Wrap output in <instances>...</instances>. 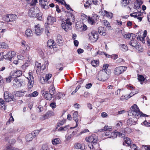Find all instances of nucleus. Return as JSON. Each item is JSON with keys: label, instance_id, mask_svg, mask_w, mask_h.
<instances>
[{"label": "nucleus", "instance_id": "nucleus-5", "mask_svg": "<svg viewBox=\"0 0 150 150\" xmlns=\"http://www.w3.org/2000/svg\"><path fill=\"white\" fill-rule=\"evenodd\" d=\"M28 80V88L31 89L33 87L34 83V79L33 76V74L32 72L28 73V77H27Z\"/></svg>", "mask_w": 150, "mask_h": 150}, {"label": "nucleus", "instance_id": "nucleus-11", "mask_svg": "<svg viewBox=\"0 0 150 150\" xmlns=\"http://www.w3.org/2000/svg\"><path fill=\"white\" fill-rule=\"evenodd\" d=\"M16 55V53L14 51H10L6 54L3 56V58L5 59L11 61L12 59Z\"/></svg>", "mask_w": 150, "mask_h": 150}, {"label": "nucleus", "instance_id": "nucleus-59", "mask_svg": "<svg viewBox=\"0 0 150 150\" xmlns=\"http://www.w3.org/2000/svg\"><path fill=\"white\" fill-rule=\"evenodd\" d=\"M98 0H92V1H91V5L93 4L95 5H98Z\"/></svg>", "mask_w": 150, "mask_h": 150}, {"label": "nucleus", "instance_id": "nucleus-17", "mask_svg": "<svg viewBox=\"0 0 150 150\" xmlns=\"http://www.w3.org/2000/svg\"><path fill=\"white\" fill-rule=\"evenodd\" d=\"M73 118L74 120L76 122V126L73 127H71L70 129H74L76 127H77L79 124L78 122V114L77 112H74L73 115Z\"/></svg>", "mask_w": 150, "mask_h": 150}, {"label": "nucleus", "instance_id": "nucleus-51", "mask_svg": "<svg viewBox=\"0 0 150 150\" xmlns=\"http://www.w3.org/2000/svg\"><path fill=\"white\" fill-rule=\"evenodd\" d=\"M130 146L132 150H140L139 148H137V146L134 144H132Z\"/></svg>", "mask_w": 150, "mask_h": 150}, {"label": "nucleus", "instance_id": "nucleus-16", "mask_svg": "<svg viewBox=\"0 0 150 150\" xmlns=\"http://www.w3.org/2000/svg\"><path fill=\"white\" fill-rule=\"evenodd\" d=\"M22 74V72L20 70H17L16 71H13L10 74V75H12V76L14 79L18 78Z\"/></svg>", "mask_w": 150, "mask_h": 150}, {"label": "nucleus", "instance_id": "nucleus-64", "mask_svg": "<svg viewBox=\"0 0 150 150\" xmlns=\"http://www.w3.org/2000/svg\"><path fill=\"white\" fill-rule=\"evenodd\" d=\"M16 142V140L15 139H11L9 142V143L12 145H13Z\"/></svg>", "mask_w": 150, "mask_h": 150}, {"label": "nucleus", "instance_id": "nucleus-57", "mask_svg": "<svg viewBox=\"0 0 150 150\" xmlns=\"http://www.w3.org/2000/svg\"><path fill=\"white\" fill-rule=\"evenodd\" d=\"M80 28L82 31H85L87 29V27L86 25L83 24L81 26Z\"/></svg>", "mask_w": 150, "mask_h": 150}, {"label": "nucleus", "instance_id": "nucleus-1", "mask_svg": "<svg viewBox=\"0 0 150 150\" xmlns=\"http://www.w3.org/2000/svg\"><path fill=\"white\" fill-rule=\"evenodd\" d=\"M86 140L89 142L88 145L89 148L93 149L94 148L93 144H96L97 143L98 138L95 134H93L88 138H86Z\"/></svg>", "mask_w": 150, "mask_h": 150}, {"label": "nucleus", "instance_id": "nucleus-10", "mask_svg": "<svg viewBox=\"0 0 150 150\" xmlns=\"http://www.w3.org/2000/svg\"><path fill=\"white\" fill-rule=\"evenodd\" d=\"M34 28V33L36 35L39 36L42 34L43 31V29L41 27L40 25L38 24L35 25Z\"/></svg>", "mask_w": 150, "mask_h": 150}, {"label": "nucleus", "instance_id": "nucleus-48", "mask_svg": "<svg viewBox=\"0 0 150 150\" xmlns=\"http://www.w3.org/2000/svg\"><path fill=\"white\" fill-rule=\"evenodd\" d=\"M130 98L129 96L126 95L125 96H121L120 99L122 100H127Z\"/></svg>", "mask_w": 150, "mask_h": 150}, {"label": "nucleus", "instance_id": "nucleus-8", "mask_svg": "<svg viewBox=\"0 0 150 150\" xmlns=\"http://www.w3.org/2000/svg\"><path fill=\"white\" fill-rule=\"evenodd\" d=\"M88 35L89 39L93 41H96L98 38V34L95 31H92L88 34Z\"/></svg>", "mask_w": 150, "mask_h": 150}, {"label": "nucleus", "instance_id": "nucleus-25", "mask_svg": "<svg viewBox=\"0 0 150 150\" xmlns=\"http://www.w3.org/2000/svg\"><path fill=\"white\" fill-rule=\"evenodd\" d=\"M74 148L76 149H80L81 150H84L85 149V145L84 144H81L79 143L75 144L74 145Z\"/></svg>", "mask_w": 150, "mask_h": 150}, {"label": "nucleus", "instance_id": "nucleus-4", "mask_svg": "<svg viewBox=\"0 0 150 150\" xmlns=\"http://www.w3.org/2000/svg\"><path fill=\"white\" fill-rule=\"evenodd\" d=\"M141 112L140 111L139 108L134 109V110H131L128 111V115L130 116H134V118L137 119L139 116H141Z\"/></svg>", "mask_w": 150, "mask_h": 150}, {"label": "nucleus", "instance_id": "nucleus-12", "mask_svg": "<svg viewBox=\"0 0 150 150\" xmlns=\"http://www.w3.org/2000/svg\"><path fill=\"white\" fill-rule=\"evenodd\" d=\"M143 13L140 12L138 11L137 12H135L130 14L132 17H134V18H137L140 21L143 18Z\"/></svg>", "mask_w": 150, "mask_h": 150}, {"label": "nucleus", "instance_id": "nucleus-31", "mask_svg": "<svg viewBox=\"0 0 150 150\" xmlns=\"http://www.w3.org/2000/svg\"><path fill=\"white\" fill-rule=\"evenodd\" d=\"M98 30L99 33L103 36L106 35V33L104 30V28L102 27H100L98 28Z\"/></svg>", "mask_w": 150, "mask_h": 150}, {"label": "nucleus", "instance_id": "nucleus-60", "mask_svg": "<svg viewBox=\"0 0 150 150\" xmlns=\"http://www.w3.org/2000/svg\"><path fill=\"white\" fill-rule=\"evenodd\" d=\"M39 131L38 130H35L32 133L33 136H34V137L37 135L39 133Z\"/></svg>", "mask_w": 150, "mask_h": 150}, {"label": "nucleus", "instance_id": "nucleus-54", "mask_svg": "<svg viewBox=\"0 0 150 150\" xmlns=\"http://www.w3.org/2000/svg\"><path fill=\"white\" fill-rule=\"evenodd\" d=\"M139 4L137 2V1H135L134 3V9H138L140 7V6H138V4Z\"/></svg>", "mask_w": 150, "mask_h": 150}, {"label": "nucleus", "instance_id": "nucleus-28", "mask_svg": "<svg viewBox=\"0 0 150 150\" xmlns=\"http://www.w3.org/2000/svg\"><path fill=\"white\" fill-rule=\"evenodd\" d=\"M25 34L27 37H30L33 35V31L30 29H28L25 30Z\"/></svg>", "mask_w": 150, "mask_h": 150}, {"label": "nucleus", "instance_id": "nucleus-38", "mask_svg": "<svg viewBox=\"0 0 150 150\" xmlns=\"http://www.w3.org/2000/svg\"><path fill=\"white\" fill-rule=\"evenodd\" d=\"M61 141L59 138H55L52 141V143L53 145H56L60 143Z\"/></svg>", "mask_w": 150, "mask_h": 150}, {"label": "nucleus", "instance_id": "nucleus-36", "mask_svg": "<svg viewBox=\"0 0 150 150\" xmlns=\"http://www.w3.org/2000/svg\"><path fill=\"white\" fill-rule=\"evenodd\" d=\"M96 21L93 17H89L88 19V23L91 25H93L95 23Z\"/></svg>", "mask_w": 150, "mask_h": 150}, {"label": "nucleus", "instance_id": "nucleus-13", "mask_svg": "<svg viewBox=\"0 0 150 150\" xmlns=\"http://www.w3.org/2000/svg\"><path fill=\"white\" fill-rule=\"evenodd\" d=\"M134 38L132 40L130 41L129 42V44L132 46L133 48H136L140 51V47L137 42V41L136 40H134Z\"/></svg>", "mask_w": 150, "mask_h": 150}, {"label": "nucleus", "instance_id": "nucleus-47", "mask_svg": "<svg viewBox=\"0 0 150 150\" xmlns=\"http://www.w3.org/2000/svg\"><path fill=\"white\" fill-rule=\"evenodd\" d=\"M54 115V112L51 111H49L45 114V116L48 117V118L51 117V116Z\"/></svg>", "mask_w": 150, "mask_h": 150}, {"label": "nucleus", "instance_id": "nucleus-52", "mask_svg": "<svg viewBox=\"0 0 150 150\" xmlns=\"http://www.w3.org/2000/svg\"><path fill=\"white\" fill-rule=\"evenodd\" d=\"M138 80L140 81H143L144 80V77L142 75H139L138 76Z\"/></svg>", "mask_w": 150, "mask_h": 150}, {"label": "nucleus", "instance_id": "nucleus-39", "mask_svg": "<svg viewBox=\"0 0 150 150\" xmlns=\"http://www.w3.org/2000/svg\"><path fill=\"white\" fill-rule=\"evenodd\" d=\"M120 47L121 48V50L123 51H126L128 49V48L127 45H125L122 44L120 45Z\"/></svg>", "mask_w": 150, "mask_h": 150}, {"label": "nucleus", "instance_id": "nucleus-44", "mask_svg": "<svg viewBox=\"0 0 150 150\" xmlns=\"http://www.w3.org/2000/svg\"><path fill=\"white\" fill-rule=\"evenodd\" d=\"M38 93L36 91H35L33 93L30 94L28 95V96L29 97H34L37 96L38 95Z\"/></svg>", "mask_w": 150, "mask_h": 150}, {"label": "nucleus", "instance_id": "nucleus-26", "mask_svg": "<svg viewBox=\"0 0 150 150\" xmlns=\"http://www.w3.org/2000/svg\"><path fill=\"white\" fill-rule=\"evenodd\" d=\"M124 142L123 143V145L130 146L132 144L131 141L129 138L126 137L124 138Z\"/></svg>", "mask_w": 150, "mask_h": 150}, {"label": "nucleus", "instance_id": "nucleus-20", "mask_svg": "<svg viewBox=\"0 0 150 150\" xmlns=\"http://www.w3.org/2000/svg\"><path fill=\"white\" fill-rule=\"evenodd\" d=\"M137 118L133 117L132 118H129L127 121V123L128 125H135L136 123Z\"/></svg>", "mask_w": 150, "mask_h": 150}, {"label": "nucleus", "instance_id": "nucleus-24", "mask_svg": "<svg viewBox=\"0 0 150 150\" xmlns=\"http://www.w3.org/2000/svg\"><path fill=\"white\" fill-rule=\"evenodd\" d=\"M47 46L50 48L56 47L54 41L52 40H48Z\"/></svg>", "mask_w": 150, "mask_h": 150}, {"label": "nucleus", "instance_id": "nucleus-22", "mask_svg": "<svg viewBox=\"0 0 150 150\" xmlns=\"http://www.w3.org/2000/svg\"><path fill=\"white\" fill-rule=\"evenodd\" d=\"M21 43L22 47L24 48H25L26 50L29 51L30 50V47L25 41L22 40L21 41Z\"/></svg>", "mask_w": 150, "mask_h": 150}, {"label": "nucleus", "instance_id": "nucleus-7", "mask_svg": "<svg viewBox=\"0 0 150 150\" xmlns=\"http://www.w3.org/2000/svg\"><path fill=\"white\" fill-rule=\"evenodd\" d=\"M13 85L15 87H20L25 85L24 81L22 79H18V78L14 79Z\"/></svg>", "mask_w": 150, "mask_h": 150}, {"label": "nucleus", "instance_id": "nucleus-3", "mask_svg": "<svg viewBox=\"0 0 150 150\" xmlns=\"http://www.w3.org/2000/svg\"><path fill=\"white\" fill-rule=\"evenodd\" d=\"M62 27L66 31H67L68 29H71V25L72 23L70 21V19L68 18L62 21Z\"/></svg>", "mask_w": 150, "mask_h": 150}, {"label": "nucleus", "instance_id": "nucleus-40", "mask_svg": "<svg viewBox=\"0 0 150 150\" xmlns=\"http://www.w3.org/2000/svg\"><path fill=\"white\" fill-rule=\"evenodd\" d=\"M103 24L105 26L108 28V29L110 30L111 29V27L110 26V24L107 21L104 20Z\"/></svg>", "mask_w": 150, "mask_h": 150}, {"label": "nucleus", "instance_id": "nucleus-14", "mask_svg": "<svg viewBox=\"0 0 150 150\" xmlns=\"http://www.w3.org/2000/svg\"><path fill=\"white\" fill-rule=\"evenodd\" d=\"M28 16L31 17H37L38 13L36 12V10L34 8L30 9L28 13Z\"/></svg>", "mask_w": 150, "mask_h": 150}, {"label": "nucleus", "instance_id": "nucleus-33", "mask_svg": "<svg viewBox=\"0 0 150 150\" xmlns=\"http://www.w3.org/2000/svg\"><path fill=\"white\" fill-rule=\"evenodd\" d=\"M52 76V74H47L45 77H42L41 79H43L44 82H47L48 80Z\"/></svg>", "mask_w": 150, "mask_h": 150}, {"label": "nucleus", "instance_id": "nucleus-18", "mask_svg": "<svg viewBox=\"0 0 150 150\" xmlns=\"http://www.w3.org/2000/svg\"><path fill=\"white\" fill-rule=\"evenodd\" d=\"M117 136L121 137H124L125 134L120 132L115 131L114 132H112L111 137L112 138H116Z\"/></svg>", "mask_w": 150, "mask_h": 150}, {"label": "nucleus", "instance_id": "nucleus-42", "mask_svg": "<svg viewBox=\"0 0 150 150\" xmlns=\"http://www.w3.org/2000/svg\"><path fill=\"white\" fill-rule=\"evenodd\" d=\"M8 47V45L5 42L0 43V48L6 49Z\"/></svg>", "mask_w": 150, "mask_h": 150}, {"label": "nucleus", "instance_id": "nucleus-19", "mask_svg": "<svg viewBox=\"0 0 150 150\" xmlns=\"http://www.w3.org/2000/svg\"><path fill=\"white\" fill-rule=\"evenodd\" d=\"M56 21V19L54 17L51 16H48L47 19V23L48 24L52 25Z\"/></svg>", "mask_w": 150, "mask_h": 150}, {"label": "nucleus", "instance_id": "nucleus-45", "mask_svg": "<svg viewBox=\"0 0 150 150\" xmlns=\"http://www.w3.org/2000/svg\"><path fill=\"white\" fill-rule=\"evenodd\" d=\"M11 76L7 78H6V81L7 83H9L12 80H13L14 78L11 75H10Z\"/></svg>", "mask_w": 150, "mask_h": 150}, {"label": "nucleus", "instance_id": "nucleus-49", "mask_svg": "<svg viewBox=\"0 0 150 150\" xmlns=\"http://www.w3.org/2000/svg\"><path fill=\"white\" fill-rule=\"evenodd\" d=\"M48 65V62L47 61L45 62L44 64L42 66V70H44L45 69L46 67Z\"/></svg>", "mask_w": 150, "mask_h": 150}, {"label": "nucleus", "instance_id": "nucleus-41", "mask_svg": "<svg viewBox=\"0 0 150 150\" xmlns=\"http://www.w3.org/2000/svg\"><path fill=\"white\" fill-rule=\"evenodd\" d=\"M41 150H51L50 146L47 144H43Z\"/></svg>", "mask_w": 150, "mask_h": 150}, {"label": "nucleus", "instance_id": "nucleus-27", "mask_svg": "<svg viewBox=\"0 0 150 150\" xmlns=\"http://www.w3.org/2000/svg\"><path fill=\"white\" fill-rule=\"evenodd\" d=\"M35 69L36 70L37 72L39 71L41 69H42V66L41 63L36 62H35Z\"/></svg>", "mask_w": 150, "mask_h": 150}, {"label": "nucleus", "instance_id": "nucleus-35", "mask_svg": "<svg viewBox=\"0 0 150 150\" xmlns=\"http://www.w3.org/2000/svg\"><path fill=\"white\" fill-rule=\"evenodd\" d=\"M49 93H50L52 96L54 94L55 92V89L53 86H50L49 88Z\"/></svg>", "mask_w": 150, "mask_h": 150}, {"label": "nucleus", "instance_id": "nucleus-56", "mask_svg": "<svg viewBox=\"0 0 150 150\" xmlns=\"http://www.w3.org/2000/svg\"><path fill=\"white\" fill-rule=\"evenodd\" d=\"M129 3V1L128 0H123L122 4L123 6H126Z\"/></svg>", "mask_w": 150, "mask_h": 150}, {"label": "nucleus", "instance_id": "nucleus-6", "mask_svg": "<svg viewBox=\"0 0 150 150\" xmlns=\"http://www.w3.org/2000/svg\"><path fill=\"white\" fill-rule=\"evenodd\" d=\"M127 67L125 66H120L116 67L114 69V73L116 75H119L125 71Z\"/></svg>", "mask_w": 150, "mask_h": 150}, {"label": "nucleus", "instance_id": "nucleus-50", "mask_svg": "<svg viewBox=\"0 0 150 150\" xmlns=\"http://www.w3.org/2000/svg\"><path fill=\"white\" fill-rule=\"evenodd\" d=\"M69 127V125H67L65 126V127H60L59 129H58V130L59 131H65L67 130V128Z\"/></svg>", "mask_w": 150, "mask_h": 150}, {"label": "nucleus", "instance_id": "nucleus-61", "mask_svg": "<svg viewBox=\"0 0 150 150\" xmlns=\"http://www.w3.org/2000/svg\"><path fill=\"white\" fill-rule=\"evenodd\" d=\"M38 0H32L30 2L31 6L35 5L36 3H37Z\"/></svg>", "mask_w": 150, "mask_h": 150}, {"label": "nucleus", "instance_id": "nucleus-46", "mask_svg": "<svg viewBox=\"0 0 150 150\" xmlns=\"http://www.w3.org/2000/svg\"><path fill=\"white\" fill-rule=\"evenodd\" d=\"M91 64L93 67H96L98 65V62L97 60H93L91 62Z\"/></svg>", "mask_w": 150, "mask_h": 150}, {"label": "nucleus", "instance_id": "nucleus-58", "mask_svg": "<svg viewBox=\"0 0 150 150\" xmlns=\"http://www.w3.org/2000/svg\"><path fill=\"white\" fill-rule=\"evenodd\" d=\"M112 132H107L105 134V136H108V138H111Z\"/></svg>", "mask_w": 150, "mask_h": 150}, {"label": "nucleus", "instance_id": "nucleus-53", "mask_svg": "<svg viewBox=\"0 0 150 150\" xmlns=\"http://www.w3.org/2000/svg\"><path fill=\"white\" fill-rule=\"evenodd\" d=\"M105 13L106 14V16L108 17L111 18L112 17L113 14L112 13L108 12L106 11H105Z\"/></svg>", "mask_w": 150, "mask_h": 150}, {"label": "nucleus", "instance_id": "nucleus-63", "mask_svg": "<svg viewBox=\"0 0 150 150\" xmlns=\"http://www.w3.org/2000/svg\"><path fill=\"white\" fill-rule=\"evenodd\" d=\"M16 95L17 96L21 97L23 95V94L22 92L17 91L16 93Z\"/></svg>", "mask_w": 150, "mask_h": 150}, {"label": "nucleus", "instance_id": "nucleus-62", "mask_svg": "<svg viewBox=\"0 0 150 150\" xmlns=\"http://www.w3.org/2000/svg\"><path fill=\"white\" fill-rule=\"evenodd\" d=\"M37 110L40 112L43 110V108L41 105H39L37 108Z\"/></svg>", "mask_w": 150, "mask_h": 150}, {"label": "nucleus", "instance_id": "nucleus-34", "mask_svg": "<svg viewBox=\"0 0 150 150\" xmlns=\"http://www.w3.org/2000/svg\"><path fill=\"white\" fill-rule=\"evenodd\" d=\"M65 95L63 93L59 92L57 93V96L55 97V98L56 100H59L61 98L64 97Z\"/></svg>", "mask_w": 150, "mask_h": 150}, {"label": "nucleus", "instance_id": "nucleus-55", "mask_svg": "<svg viewBox=\"0 0 150 150\" xmlns=\"http://www.w3.org/2000/svg\"><path fill=\"white\" fill-rule=\"evenodd\" d=\"M104 130L105 131H111L112 130V127L110 126H108L107 125H105L104 127Z\"/></svg>", "mask_w": 150, "mask_h": 150}, {"label": "nucleus", "instance_id": "nucleus-30", "mask_svg": "<svg viewBox=\"0 0 150 150\" xmlns=\"http://www.w3.org/2000/svg\"><path fill=\"white\" fill-rule=\"evenodd\" d=\"M34 137V136H33L32 134L31 133L26 135L25 139L26 141L29 142L32 140Z\"/></svg>", "mask_w": 150, "mask_h": 150}, {"label": "nucleus", "instance_id": "nucleus-32", "mask_svg": "<svg viewBox=\"0 0 150 150\" xmlns=\"http://www.w3.org/2000/svg\"><path fill=\"white\" fill-rule=\"evenodd\" d=\"M124 37L125 38L129 39L131 37H132V39L134 38H135L136 37V35L135 34L131 33V34H126L124 35Z\"/></svg>", "mask_w": 150, "mask_h": 150}, {"label": "nucleus", "instance_id": "nucleus-21", "mask_svg": "<svg viewBox=\"0 0 150 150\" xmlns=\"http://www.w3.org/2000/svg\"><path fill=\"white\" fill-rule=\"evenodd\" d=\"M4 98L5 101L9 102L11 101L12 96L9 95V93L8 91H5L4 94Z\"/></svg>", "mask_w": 150, "mask_h": 150}, {"label": "nucleus", "instance_id": "nucleus-9", "mask_svg": "<svg viewBox=\"0 0 150 150\" xmlns=\"http://www.w3.org/2000/svg\"><path fill=\"white\" fill-rule=\"evenodd\" d=\"M17 18L16 15L11 14L7 15L5 17V21L8 22H13L15 21Z\"/></svg>", "mask_w": 150, "mask_h": 150}, {"label": "nucleus", "instance_id": "nucleus-29", "mask_svg": "<svg viewBox=\"0 0 150 150\" xmlns=\"http://www.w3.org/2000/svg\"><path fill=\"white\" fill-rule=\"evenodd\" d=\"M56 42L57 44L59 46H61L62 45L63 41L62 40V38L60 35H59L57 36Z\"/></svg>", "mask_w": 150, "mask_h": 150}, {"label": "nucleus", "instance_id": "nucleus-15", "mask_svg": "<svg viewBox=\"0 0 150 150\" xmlns=\"http://www.w3.org/2000/svg\"><path fill=\"white\" fill-rule=\"evenodd\" d=\"M39 4L42 7L45 9H47L49 8L48 4L49 1L47 0H39Z\"/></svg>", "mask_w": 150, "mask_h": 150}, {"label": "nucleus", "instance_id": "nucleus-37", "mask_svg": "<svg viewBox=\"0 0 150 150\" xmlns=\"http://www.w3.org/2000/svg\"><path fill=\"white\" fill-rule=\"evenodd\" d=\"M85 3V4H84V6L85 8H87L91 7V0H87Z\"/></svg>", "mask_w": 150, "mask_h": 150}, {"label": "nucleus", "instance_id": "nucleus-2", "mask_svg": "<svg viewBox=\"0 0 150 150\" xmlns=\"http://www.w3.org/2000/svg\"><path fill=\"white\" fill-rule=\"evenodd\" d=\"M98 79L100 81H104L108 78V74H107L105 69H103L99 73L97 77Z\"/></svg>", "mask_w": 150, "mask_h": 150}, {"label": "nucleus", "instance_id": "nucleus-23", "mask_svg": "<svg viewBox=\"0 0 150 150\" xmlns=\"http://www.w3.org/2000/svg\"><path fill=\"white\" fill-rule=\"evenodd\" d=\"M44 95V97L47 100H50L52 97V96L47 91H44L42 93Z\"/></svg>", "mask_w": 150, "mask_h": 150}, {"label": "nucleus", "instance_id": "nucleus-43", "mask_svg": "<svg viewBox=\"0 0 150 150\" xmlns=\"http://www.w3.org/2000/svg\"><path fill=\"white\" fill-rule=\"evenodd\" d=\"M122 125V123L121 121H117L116 122V126L117 128H119Z\"/></svg>", "mask_w": 150, "mask_h": 150}]
</instances>
